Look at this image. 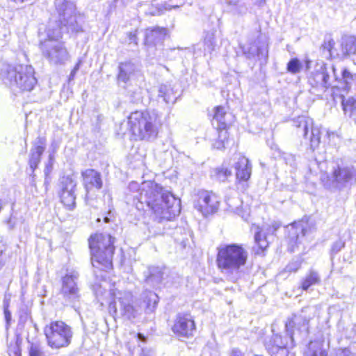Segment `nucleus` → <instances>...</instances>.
Returning a JSON list of instances; mask_svg holds the SVG:
<instances>
[{
  "label": "nucleus",
  "instance_id": "57",
  "mask_svg": "<svg viewBox=\"0 0 356 356\" xmlns=\"http://www.w3.org/2000/svg\"><path fill=\"white\" fill-rule=\"evenodd\" d=\"M241 0H233V1H230L229 2V5H233V6H236L237 5V3L240 1Z\"/></svg>",
  "mask_w": 356,
  "mask_h": 356
},
{
  "label": "nucleus",
  "instance_id": "31",
  "mask_svg": "<svg viewBox=\"0 0 356 356\" xmlns=\"http://www.w3.org/2000/svg\"><path fill=\"white\" fill-rule=\"evenodd\" d=\"M327 352L323 348V341L321 340H314L310 341L307 349L305 353V356H327Z\"/></svg>",
  "mask_w": 356,
  "mask_h": 356
},
{
  "label": "nucleus",
  "instance_id": "35",
  "mask_svg": "<svg viewBox=\"0 0 356 356\" xmlns=\"http://www.w3.org/2000/svg\"><path fill=\"white\" fill-rule=\"evenodd\" d=\"M302 67L303 65L300 60L297 58H293L287 63L286 70L289 73L296 74L301 71Z\"/></svg>",
  "mask_w": 356,
  "mask_h": 356
},
{
  "label": "nucleus",
  "instance_id": "52",
  "mask_svg": "<svg viewBox=\"0 0 356 356\" xmlns=\"http://www.w3.org/2000/svg\"><path fill=\"white\" fill-rule=\"evenodd\" d=\"M129 40L130 42H134L135 44H137L136 33H129Z\"/></svg>",
  "mask_w": 356,
  "mask_h": 356
},
{
  "label": "nucleus",
  "instance_id": "46",
  "mask_svg": "<svg viewBox=\"0 0 356 356\" xmlns=\"http://www.w3.org/2000/svg\"><path fill=\"white\" fill-rule=\"evenodd\" d=\"M3 314H4L5 321H6V329H8L10 325L11 320H12L11 312L8 309V305L4 306Z\"/></svg>",
  "mask_w": 356,
  "mask_h": 356
},
{
  "label": "nucleus",
  "instance_id": "24",
  "mask_svg": "<svg viewBox=\"0 0 356 356\" xmlns=\"http://www.w3.org/2000/svg\"><path fill=\"white\" fill-rule=\"evenodd\" d=\"M236 179L240 181H247L252 174V165L245 156H240L234 165Z\"/></svg>",
  "mask_w": 356,
  "mask_h": 356
},
{
  "label": "nucleus",
  "instance_id": "3",
  "mask_svg": "<svg viewBox=\"0 0 356 356\" xmlns=\"http://www.w3.org/2000/svg\"><path fill=\"white\" fill-rule=\"evenodd\" d=\"M216 264L220 271L230 277L232 280L237 278L240 270L248 260V252L238 243L224 244L217 248Z\"/></svg>",
  "mask_w": 356,
  "mask_h": 356
},
{
  "label": "nucleus",
  "instance_id": "16",
  "mask_svg": "<svg viewBox=\"0 0 356 356\" xmlns=\"http://www.w3.org/2000/svg\"><path fill=\"white\" fill-rule=\"evenodd\" d=\"M76 186V182L73 178L69 176L63 177L60 179V200L65 207L69 210H73L76 205V195L74 194Z\"/></svg>",
  "mask_w": 356,
  "mask_h": 356
},
{
  "label": "nucleus",
  "instance_id": "55",
  "mask_svg": "<svg viewBox=\"0 0 356 356\" xmlns=\"http://www.w3.org/2000/svg\"><path fill=\"white\" fill-rule=\"evenodd\" d=\"M137 337L139 341H141L143 342H145L146 340V337L143 334L140 333L137 334Z\"/></svg>",
  "mask_w": 356,
  "mask_h": 356
},
{
  "label": "nucleus",
  "instance_id": "63",
  "mask_svg": "<svg viewBox=\"0 0 356 356\" xmlns=\"http://www.w3.org/2000/svg\"><path fill=\"white\" fill-rule=\"evenodd\" d=\"M97 222H100V218H97Z\"/></svg>",
  "mask_w": 356,
  "mask_h": 356
},
{
  "label": "nucleus",
  "instance_id": "50",
  "mask_svg": "<svg viewBox=\"0 0 356 356\" xmlns=\"http://www.w3.org/2000/svg\"><path fill=\"white\" fill-rule=\"evenodd\" d=\"M229 356H244V354L238 348H234L230 350Z\"/></svg>",
  "mask_w": 356,
  "mask_h": 356
},
{
  "label": "nucleus",
  "instance_id": "6",
  "mask_svg": "<svg viewBox=\"0 0 356 356\" xmlns=\"http://www.w3.org/2000/svg\"><path fill=\"white\" fill-rule=\"evenodd\" d=\"M1 78L13 90L31 91L37 83L34 70L29 65H4Z\"/></svg>",
  "mask_w": 356,
  "mask_h": 356
},
{
  "label": "nucleus",
  "instance_id": "14",
  "mask_svg": "<svg viewBox=\"0 0 356 356\" xmlns=\"http://www.w3.org/2000/svg\"><path fill=\"white\" fill-rule=\"evenodd\" d=\"M294 346L291 343L290 336L286 333V335L273 334L271 338L266 342V348L271 356H288L289 348Z\"/></svg>",
  "mask_w": 356,
  "mask_h": 356
},
{
  "label": "nucleus",
  "instance_id": "42",
  "mask_svg": "<svg viewBox=\"0 0 356 356\" xmlns=\"http://www.w3.org/2000/svg\"><path fill=\"white\" fill-rule=\"evenodd\" d=\"M29 356H43V353L39 345L31 343L29 348Z\"/></svg>",
  "mask_w": 356,
  "mask_h": 356
},
{
  "label": "nucleus",
  "instance_id": "49",
  "mask_svg": "<svg viewBox=\"0 0 356 356\" xmlns=\"http://www.w3.org/2000/svg\"><path fill=\"white\" fill-rule=\"evenodd\" d=\"M129 188L131 191L138 192V194L140 192V185L136 181H131L129 185Z\"/></svg>",
  "mask_w": 356,
  "mask_h": 356
},
{
  "label": "nucleus",
  "instance_id": "45",
  "mask_svg": "<svg viewBox=\"0 0 356 356\" xmlns=\"http://www.w3.org/2000/svg\"><path fill=\"white\" fill-rule=\"evenodd\" d=\"M301 266V263L299 261H293L289 263L286 267V270L289 273L296 272Z\"/></svg>",
  "mask_w": 356,
  "mask_h": 356
},
{
  "label": "nucleus",
  "instance_id": "29",
  "mask_svg": "<svg viewBox=\"0 0 356 356\" xmlns=\"http://www.w3.org/2000/svg\"><path fill=\"white\" fill-rule=\"evenodd\" d=\"M141 298L143 302V308L146 312H152L159 302L158 296L152 291H145L141 294Z\"/></svg>",
  "mask_w": 356,
  "mask_h": 356
},
{
  "label": "nucleus",
  "instance_id": "37",
  "mask_svg": "<svg viewBox=\"0 0 356 356\" xmlns=\"http://www.w3.org/2000/svg\"><path fill=\"white\" fill-rule=\"evenodd\" d=\"M225 112L224 108L221 106L216 108L215 114L213 118L219 122V128L224 129L226 126V122L225 120Z\"/></svg>",
  "mask_w": 356,
  "mask_h": 356
},
{
  "label": "nucleus",
  "instance_id": "38",
  "mask_svg": "<svg viewBox=\"0 0 356 356\" xmlns=\"http://www.w3.org/2000/svg\"><path fill=\"white\" fill-rule=\"evenodd\" d=\"M204 45L209 51H211L214 49L216 46V40L213 33H208L204 38Z\"/></svg>",
  "mask_w": 356,
  "mask_h": 356
},
{
  "label": "nucleus",
  "instance_id": "60",
  "mask_svg": "<svg viewBox=\"0 0 356 356\" xmlns=\"http://www.w3.org/2000/svg\"><path fill=\"white\" fill-rule=\"evenodd\" d=\"M279 225H274V230L275 231L277 229L279 228Z\"/></svg>",
  "mask_w": 356,
  "mask_h": 356
},
{
  "label": "nucleus",
  "instance_id": "30",
  "mask_svg": "<svg viewBox=\"0 0 356 356\" xmlns=\"http://www.w3.org/2000/svg\"><path fill=\"white\" fill-rule=\"evenodd\" d=\"M341 51L343 56L356 54V37L346 35L341 38Z\"/></svg>",
  "mask_w": 356,
  "mask_h": 356
},
{
  "label": "nucleus",
  "instance_id": "23",
  "mask_svg": "<svg viewBox=\"0 0 356 356\" xmlns=\"http://www.w3.org/2000/svg\"><path fill=\"white\" fill-rule=\"evenodd\" d=\"M168 35V29L163 27L155 26L147 29L145 31V43L147 45L156 46L161 44Z\"/></svg>",
  "mask_w": 356,
  "mask_h": 356
},
{
  "label": "nucleus",
  "instance_id": "53",
  "mask_svg": "<svg viewBox=\"0 0 356 356\" xmlns=\"http://www.w3.org/2000/svg\"><path fill=\"white\" fill-rule=\"evenodd\" d=\"M348 350H342L337 353V356H350Z\"/></svg>",
  "mask_w": 356,
  "mask_h": 356
},
{
  "label": "nucleus",
  "instance_id": "39",
  "mask_svg": "<svg viewBox=\"0 0 356 356\" xmlns=\"http://www.w3.org/2000/svg\"><path fill=\"white\" fill-rule=\"evenodd\" d=\"M178 6H171L168 3H164L162 4H159L157 6L158 10L156 12L152 11L151 14L154 15H160L163 12V10H170L172 8H178Z\"/></svg>",
  "mask_w": 356,
  "mask_h": 356
},
{
  "label": "nucleus",
  "instance_id": "18",
  "mask_svg": "<svg viewBox=\"0 0 356 356\" xmlns=\"http://www.w3.org/2000/svg\"><path fill=\"white\" fill-rule=\"evenodd\" d=\"M140 71L138 66L131 61H124L119 63L118 66L117 83L118 86L126 85L136 78Z\"/></svg>",
  "mask_w": 356,
  "mask_h": 356
},
{
  "label": "nucleus",
  "instance_id": "11",
  "mask_svg": "<svg viewBox=\"0 0 356 356\" xmlns=\"http://www.w3.org/2000/svg\"><path fill=\"white\" fill-rule=\"evenodd\" d=\"M132 296L129 292H118L109 303V313L114 317L124 316L128 319L136 317L137 310L131 305Z\"/></svg>",
  "mask_w": 356,
  "mask_h": 356
},
{
  "label": "nucleus",
  "instance_id": "1",
  "mask_svg": "<svg viewBox=\"0 0 356 356\" xmlns=\"http://www.w3.org/2000/svg\"><path fill=\"white\" fill-rule=\"evenodd\" d=\"M134 197L138 200L137 207L153 212L159 222L170 220L181 211L180 200L153 181L141 183L140 192Z\"/></svg>",
  "mask_w": 356,
  "mask_h": 356
},
{
  "label": "nucleus",
  "instance_id": "34",
  "mask_svg": "<svg viewBox=\"0 0 356 356\" xmlns=\"http://www.w3.org/2000/svg\"><path fill=\"white\" fill-rule=\"evenodd\" d=\"M254 241L257 246V248H253L255 254H261L268 246V243L266 241V236L262 234L261 232H258L255 234Z\"/></svg>",
  "mask_w": 356,
  "mask_h": 356
},
{
  "label": "nucleus",
  "instance_id": "33",
  "mask_svg": "<svg viewBox=\"0 0 356 356\" xmlns=\"http://www.w3.org/2000/svg\"><path fill=\"white\" fill-rule=\"evenodd\" d=\"M232 175V171L227 168L221 166L212 170L211 177L218 181L224 182Z\"/></svg>",
  "mask_w": 356,
  "mask_h": 356
},
{
  "label": "nucleus",
  "instance_id": "10",
  "mask_svg": "<svg viewBox=\"0 0 356 356\" xmlns=\"http://www.w3.org/2000/svg\"><path fill=\"white\" fill-rule=\"evenodd\" d=\"M42 55L51 65H62L69 60L70 56L62 41L44 40L41 42Z\"/></svg>",
  "mask_w": 356,
  "mask_h": 356
},
{
  "label": "nucleus",
  "instance_id": "41",
  "mask_svg": "<svg viewBox=\"0 0 356 356\" xmlns=\"http://www.w3.org/2000/svg\"><path fill=\"white\" fill-rule=\"evenodd\" d=\"M345 246V242L339 238L337 241H336L332 245L331 248V253L332 254H337L339 251H341Z\"/></svg>",
  "mask_w": 356,
  "mask_h": 356
},
{
  "label": "nucleus",
  "instance_id": "21",
  "mask_svg": "<svg viewBox=\"0 0 356 356\" xmlns=\"http://www.w3.org/2000/svg\"><path fill=\"white\" fill-rule=\"evenodd\" d=\"M46 148V139L42 137H38L34 143L33 147L30 150L29 165L31 171V176L34 177V171L40 163L41 156Z\"/></svg>",
  "mask_w": 356,
  "mask_h": 356
},
{
  "label": "nucleus",
  "instance_id": "56",
  "mask_svg": "<svg viewBox=\"0 0 356 356\" xmlns=\"http://www.w3.org/2000/svg\"><path fill=\"white\" fill-rule=\"evenodd\" d=\"M310 64H311V61L309 60H305V68H306L307 70H309Z\"/></svg>",
  "mask_w": 356,
  "mask_h": 356
},
{
  "label": "nucleus",
  "instance_id": "27",
  "mask_svg": "<svg viewBox=\"0 0 356 356\" xmlns=\"http://www.w3.org/2000/svg\"><path fill=\"white\" fill-rule=\"evenodd\" d=\"M158 97L166 104H174L177 101V92L170 84H161L158 88Z\"/></svg>",
  "mask_w": 356,
  "mask_h": 356
},
{
  "label": "nucleus",
  "instance_id": "36",
  "mask_svg": "<svg viewBox=\"0 0 356 356\" xmlns=\"http://www.w3.org/2000/svg\"><path fill=\"white\" fill-rule=\"evenodd\" d=\"M226 201L229 209L232 211L235 212L238 215H241L243 218L247 220L244 216L241 214V209L240 208V204H241V202L238 197L229 198L226 200Z\"/></svg>",
  "mask_w": 356,
  "mask_h": 356
},
{
  "label": "nucleus",
  "instance_id": "32",
  "mask_svg": "<svg viewBox=\"0 0 356 356\" xmlns=\"http://www.w3.org/2000/svg\"><path fill=\"white\" fill-rule=\"evenodd\" d=\"M321 282L319 274L313 270H310L301 282L300 286L302 290L307 291L313 285H316Z\"/></svg>",
  "mask_w": 356,
  "mask_h": 356
},
{
  "label": "nucleus",
  "instance_id": "4",
  "mask_svg": "<svg viewBox=\"0 0 356 356\" xmlns=\"http://www.w3.org/2000/svg\"><path fill=\"white\" fill-rule=\"evenodd\" d=\"M129 131L136 138L146 141L154 140L162 123L157 114L148 111L131 112L127 118Z\"/></svg>",
  "mask_w": 356,
  "mask_h": 356
},
{
  "label": "nucleus",
  "instance_id": "58",
  "mask_svg": "<svg viewBox=\"0 0 356 356\" xmlns=\"http://www.w3.org/2000/svg\"><path fill=\"white\" fill-rule=\"evenodd\" d=\"M104 222L108 223L110 222V218L108 216H105L104 218Z\"/></svg>",
  "mask_w": 356,
  "mask_h": 356
},
{
  "label": "nucleus",
  "instance_id": "26",
  "mask_svg": "<svg viewBox=\"0 0 356 356\" xmlns=\"http://www.w3.org/2000/svg\"><path fill=\"white\" fill-rule=\"evenodd\" d=\"M145 282L153 287L159 286L163 277V268L159 266H151L144 273Z\"/></svg>",
  "mask_w": 356,
  "mask_h": 356
},
{
  "label": "nucleus",
  "instance_id": "47",
  "mask_svg": "<svg viewBox=\"0 0 356 356\" xmlns=\"http://www.w3.org/2000/svg\"><path fill=\"white\" fill-rule=\"evenodd\" d=\"M8 353L11 356L13 355L14 356H20L21 355V350L17 343H15L14 345H11L8 348Z\"/></svg>",
  "mask_w": 356,
  "mask_h": 356
},
{
  "label": "nucleus",
  "instance_id": "59",
  "mask_svg": "<svg viewBox=\"0 0 356 356\" xmlns=\"http://www.w3.org/2000/svg\"><path fill=\"white\" fill-rule=\"evenodd\" d=\"M48 168H49V165H47V167H46V170H44V173H45L46 175H47V173H48V170H48Z\"/></svg>",
  "mask_w": 356,
  "mask_h": 356
},
{
  "label": "nucleus",
  "instance_id": "25",
  "mask_svg": "<svg viewBox=\"0 0 356 356\" xmlns=\"http://www.w3.org/2000/svg\"><path fill=\"white\" fill-rule=\"evenodd\" d=\"M343 91L342 89H339L338 91H333V98L335 99L339 97L341 101V105L345 114H348L349 117H353L356 113V99L353 97H348L347 99H345V95L348 94Z\"/></svg>",
  "mask_w": 356,
  "mask_h": 356
},
{
  "label": "nucleus",
  "instance_id": "15",
  "mask_svg": "<svg viewBox=\"0 0 356 356\" xmlns=\"http://www.w3.org/2000/svg\"><path fill=\"white\" fill-rule=\"evenodd\" d=\"M199 198L195 207L202 213L207 216L213 214L218 210L220 198L212 191H204L199 193Z\"/></svg>",
  "mask_w": 356,
  "mask_h": 356
},
{
  "label": "nucleus",
  "instance_id": "54",
  "mask_svg": "<svg viewBox=\"0 0 356 356\" xmlns=\"http://www.w3.org/2000/svg\"><path fill=\"white\" fill-rule=\"evenodd\" d=\"M255 4L262 7L266 4V0H256Z\"/></svg>",
  "mask_w": 356,
  "mask_h": 356
},
{
  "label": "nucleus",
  "instance_id": "28",
  "mask_svg": "<svg viewBox=\"0 0 356 356\" xmlns=\"http://www.w3.org/2000/svg\"><path fill=\"white\" fill-rule=\"evenodd\" d=\"M64 30L67 31L65 26L60 24L59 20L50 22L47 29V39L46 40L60 41Z\"/></svg>",
  "mask_w": 356,
  "mask_h": 356
},
{
  "label": "nucleus",
  "instance_id": "12",
  "mask_svg": "<svg viewBox=\"0 0 356 356\" xmlns=\"http://www.w3.org/2000/svg\"><path fill=\"white\" fill-rule=\"evenodd\" d=\"M293 125L297 129V134L302 135L305 138H309L310 147L314 150L318 147L321 142V129L317 126H314L313 120L307 116H299L293 120Z\"/></svg>",
  "mask_w": 356,
  "mask_h": 356
},
{
  "label": "nucleus",
  "instance_id": "48",
  "mask_svg": "<svg viewBox=\"0 0 356 356\" xmlns=\"http://www.w3.org/2000/svg\"><path fill=\"white\" fill-rule=\"evenodd\" d=\"M81 64V60H79L78 63L76 64V65L74 67L73 70H72L70 76H69V80L71 81V80H73L76 72H78V70H79L80 68V65Z\"/></svg>",
  "mask_w": 356,
  "mask_h": 356
},
{
  "label": "nucleus",
  "instance_id": "20",
  "mask_svg": "<svg viewBox=\"0 0 356 356\" xmlns=\"http://www.w3.org/2000/svg\"><path fill=\"white\" fill-rule=\"evenodd\" d=\"M288 245L289 250L291 252H295L296 248L301 243V238H303L307 232V229L303 222H295L288 227Z\"/></svg>",
  "mask_w": 356,
  "mask_h": 356
},
{
  "label": "nucleus",
  "instance_id": "8",
  "mask_svg": "<svg viewBox=\"0 0 356 356\" xmlns=\"http://www.w3.org/2000/svg\"><path fill=\"white\" fill-rule=\"evenodd\" d=\"M356 182V168L342 162L332 163L326 186L332 189L342 190Z\"/></svg>",
  "mask_w": 356,
  "mask_h": 356
},
{
  "label": "nucleus",
  "instance_id": "51",
  "mask_svg": "<svg viewBox=\"0 0 356 356\" xmlns=\"http://www.w3.org/2000/svg\"><path fill=\"white\" fill-rule=\"evenodd\" d=\"M29 318H31L30 314L28 312H24V314L20 315L19 321L21 322H26Z\"/></svg>",
  "mask_w": 356,
  "mask_h": 356
},
{
  "label": "nucleus",
  "instance_id": "62",
  "mask_svg": "<svg viewBox=\"0 0 356 356\" xmlns=\"http://www.w3.org/2000/svg\"><path fill=\"white\" fill-rule=\"evenodd\" d=\"M140 356H147V355H145V354L143 353H141V354L140 355Z\"/></svg>",
  "mask_w": 356,
  "mask_h": 356
},
{
  "label": "nucleus",
  "instance_id": "2",
  "mask_svg": "<svg viewBox=\"0 0 356 356\" xmlns=\"http://www.w3.org/2000/svg\"><path fill=\"white\" fill-rule=\"evenodd\" d=\"M337 71L333 65H327L323 62H318L308 74V83L318 92H325L332 88L333 91L342 89L346 92L351 88L354 75L346 68L341 69L339 73Z\"/></svg>",
  "mask_w": 356,
  "mask_h": 356
},
{
  "label": "nucleus",
  "instance_id": "22",
  "mask_svg": "<svg viewBox=\"0 0 356 356\" xmlns=\"http://www.w3.org/2000/svg\"><path fill=\"white\" fill-rule=\"evenodd\" d=\"M83 184L87 192L97 188L100 189L102 187V180L101 174L93 169H87L82 172Z\"/></svg>",
  "mask_w": 356,
  "mask_h": 356
},
{
  "label": "nucleus",
  "instance_id": "44",
  "mask_svg": "<svg viewBox=\"0 0 356 356\" xmlns=\"http://www.w3.org/2000/svg\"><path fill=\"white\" fill-rule=\"evenodd\" d=\"M257 56L259 60L266 62L268 58V49L266 47H259L257 49Z\"/></svg>",
  "mask_w": 356,
  "mask_h": 356
},
{
  "label": "nucleus",
  "instance_id": "43",
  "mask_svg": "<svg viewBox=\"0 0 356 356\" xmlns=\"http://www.w3.org/2000/svg\"><path fill=\"white\" fill-rule=\"evenodd\" d=\"M283 159L285 160L286 163L290 166L295 168L296 165V156L293 154L289 153H282Z\"/></svg>",
  "mask_w": 356,
  "mask_h": 356
},
{
  "label": "nucleus",
  "instance_id": "9",
  "mask_svg": "<svg viewBox=\"0 0 356 356\" xmlns=\"http://www.w3.org/2000/svg\"><path fill=\"white\" fill-rule=\"evenodd\" d=\"M54 6L58 15V20L67 32L79 33L82 31L81 17L76 15V8L73 2L68 0H55Z\"/></svg>",
  "mask_w": 356,
  "mask_h": 356
},
{
  "label": "nucleus",
  "instance_id": "7",
  "mask_svg": "<svg viewBox=\"0 0 356 356\" xmlns=\"http://www.w3.org/2000/svg\"><path fill=\"white\" fill-rule=\"evenodd\" d=\"M47 345L52 349L67 347L72 341V327L62 321H51L44 327Z\"/></svg>",
  "mask_w": 356,
  "mask_h": 356
},
{
  "label": "nucleus",
  "instance_id": "61",
  "mask_svg": "<svg viewBox=\"0 0 356 356\" xmlns=\"http://www.w3.org/2000/svg\"><path fill=\"white\" fill-rule=\"evenodd\" d=\"M52 159H53V156L50 154L49 155V160L51 161V160H52Z\"/></svg>",
  "mask_w": 356,
  "mask_h": 356
},
{
  "label": "nucleus",
  "instance_id": "17",
  "mask_svg": "<svg viewBox=\"0 0 356 356\" xmlns=\"http://www.w3.org/2000/svg\"><path fill=\"white\" fill-rule=\"evenodd\" d=\"M172 330L178 337L189 338L195 332L194 320L190 314H179L175 320Z\"/></svg>",
  "mask_w": 356,
  "mask_h": 356
},
{
  "label": "nucleus",
  "instance_id": "40",
  "mask_svg": "<svg viewBox=\"0 0 356 356\" xmlns=\"http://www.w3.org/2000/svg\"><path fill=\"white\" fill-rule=\"evenodd\" d=\"M334 45V41L333 39L330 38L327 41L325 40L324 43L322 44V48L323 50H327L330 56H332L334 54L333 49Z\"/></svg>",
  "mask_w": 356,
  "mask_h": 356
},
{
  "label": "nucleus",
  "instance_id": "19",
  "mask_svg": "<svg viewBox=\"0 0 356 356\" xmlns=\"http://www.w3.org/2000/svg\"><path fill=\"white\" fill-rule=\"evenodd\" d=\"M304 310L302 309L301 314H293L285 323L286 332L290 336L292 346L293 341H294L293 335L295 334V330L298 331L307 330V325L309 320L302 314Z\"/></svg>",
  "mask_w": 356,
  "mask_h": 356
},
{
  "label": "nucleus",
  "instance_id": "5",
  "mask_svg": "<svg viewBox=\"0 0 356 356\" xmlns=\"http://www.w3.org/2000/svg\"><path fill=\"white\" fill-rule=\"evenodd\" d=\"M115 238L110 234L97 233L89 238L91 263L94 268L106 270L113 266Z\"/></svg>",
  "mask_w": 356,
  "mask_h": 356
},
{
  "label": "nucleus",
  "instance_id": "13",
  "mask_svg": "<svg viewBox=\"0 0 356 356\" xmlns=\"http://www.w3.org/2000/svg\"><path fill=\"white\" fill-rule=\"evenodd\" d=\"M79 275L75 270L67 273L62 278V287L60 293L65 302L74 305L79 302L80 293L77 285Z\"/></svg>",
  "mask_w": 356,
  "mask_h": 356
}]
</instances>
